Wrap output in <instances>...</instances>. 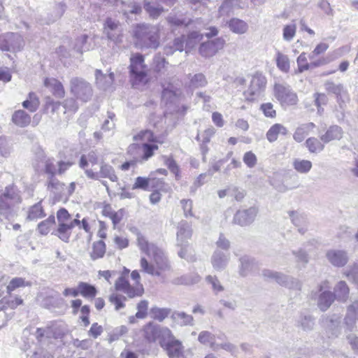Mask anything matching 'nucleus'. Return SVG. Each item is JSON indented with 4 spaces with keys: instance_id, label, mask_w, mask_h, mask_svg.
Segmentation results:
<instances>
[{
    "instance_id": "f257e3e1",
    "label": "nucleus",
    "mask_w": 358,
    "mask_h": 358,
    "mask_svg": "<svg viewBox=\"0 0 358 358\" xmlns=\"http://www.w3.org/2000/svg\"><path fill=\"white\" fill-rule=\"evenodd\" d=\"M136 244L141 253L139 260L141 272L152 276H160L170 268L169 260L163 250L150 242L141 232L136 233Z\"/></svg>"
},
{
    "instance_id": "f03ea898",
    "label": "nucleus",
    "mask_w": 358,
    "mask_h": 358,
    "mask_svg": "<svg viewBox=\"0 0 358 358\" xmlns=\"http://www.w3.org/2000/svg\"><path fill=\"white\" fill-rule=\"evenodd\" d=\"M133 34L136 45L138 47L157 48L159 45V29L157 27L137 24Z\"/></svg>"
},
{
    "instance_id": "7ed1b4c3",
    "label": "nucleus",
    "mask_w": 358,
    "mask_h": 358,
    "mask_svg": "<svg viewBox=\"0 0 358 358\" xmlns=\"http://www.w3.org/2000/svg\"><path fill=\"white\" fill-rule=\"evenodd\" d=\"M79 215H76V217L72 219L69 212L61 208L57 213V219L58 227L52 234L57 236L62 241L67 243L71 235V231L76 226H80Z\"/></svg>"
},
{
    "instance_id": "20e7f679",
    "label": "nucleus",
    "mask_w": 358,
    "mask_h": 358,
    "mask_svg": "<svg viewBox=\"0 0 358 358\" xmlns=\"http://www.w3.org/2000/svg\"><path fill=\"white\" fill-rule=\"evenodd\" d=\"M22 201L21 192L17 186L13 184L7 185L0 194V213L8 216Z\"/></svg>"
},
{
    "instance_id": "39448f33",
    "label": "nucleus",
    "mask_w": 358,
    "mask_h": 358,
    "mask_svg": "<svg viewBox=\"0 0 358 358\" xmlns=\"http://www.w3.org/2000/svg\"><path fill=\"white\" fill-rule=\"evenodd\" d=\"M267 84V80L261 73H255L252 76L248 89L243 92L247 101H255L264 93Z\"/></svg>"
},
{
    "instance_id": "423d86ee",
    "label": "nucleus",
    "mask_w": 358,
    "mask_h": 358,
    "mask_svg": "<svg viewBox=\"0 0 358 358\" xmlns=\"http://www.w3.org/2000/svg\"><path fill=\"white\" fill-rule=\"evenodd\" d=\"M142 331L144 338L149 343H154L159 339L162 344L166 338H171V331L169 328L160 327L152 322L145 325Z\"/></svg>"
},
{
    "instance_id": "0eeeda50",
    "label": "nucleus",
    "mask_w": 358,
    "mask_h": 358,
    "mask_svg": "<svg viewBox=\"0 0 358 358\" xmlns=\"http://www.w3.org/2000/svg\"><path fill=\"white\" fill-rule=\"evenodd\" d=\"M130 71L134 85L147 82V69L144 64V58L140 54L133 55L131 59Z\"/></svg>"
},
{
    "instance_id": "6e6552de",
    "label": "nucleus",
    "mask_w": 358,
    "mask_h": 358,
    "mask_svg": "<svg viewBox=\"0 0 358 358\" xmlns=\"http://www.w3.org/2000/svg\"><path fill=\"white\" fill-rule=\"evenodd\" d=\"M273 92L274 96L282 107L294 106L298 102L296 94L288 85L277 83Z\"/></svg>"
},
{
    "instance_id": "1a4fd4ad",
    "label": "nucleus",
    "mask_w": 358,
    "mask_h": 358,
    "mask_svg": "<svg viewBox=\"0 0 358 358\" xmlns=\"http://www.w3.org/2000/svg\"><path fill=\"white\" fill-rule=\"evenodd\" d=\"M70 91L77 99L87 102L92 95V89L89 83L80 78H73L70 81Z\"/></svg>"
},
{
    "instance_id": "9d476101",
    "label": "nucleus",
    "mask_w": 358,
    "mask_h": 358,
    "mask_svg": "<svg viewBox=\"0 0 358 358\" xmlns=\"http://www.w3.org/2000/svg\"><path fill=\"white\" fill-rule=\"evenodd\" d=\"M262 275L266 280H273L289 289H300L301 282L295 278L287 276L281 273L269 269L262 271Z\"/></svg>"
},
{
    "instance_id": "9b49d317",
    "label": "nucleus",
    "mask_w": 358,
    "mask_h": 358,
    "mask_svg": "<svg viewBox=\"0 0 358 358\" xmlns=\"http://www.w3.org/2000/svg\"><path fill=\"white\" fill-rule=\"evenodd\" d=\"M24 45L23 38L18 34L6 33L0 35V50L2 51H19Z\"/></svg>"
},
{
    "instance_id": "f8f14e48",
    "label": "nucleus",
    "mask_w": 358,
    "mask_h": 358,
    "mask_svg": "<svg viewBox=\"0 0 358 358\" xmlns=\"http://www.w3.org/2000/svg\"><path fill=\"white\" fill-rule=\"evenodd\" d=\"M162 88V99L165 105H175L182 99L181 90L175 82H164Z\"/></svg>"
},
{
    "instance_id": "ddd939ff",
    "label": "nucleus",
    "mask_w": 358,
    "mask_h": 358,
    "mask_svg": "<svg viewBox=\"0 0 358 358\" xmlns=\"http://www.w3.org/2000/svg\"><path fill=\"white\" fill-rule=\"evenodd\" d=\"M152 188H158L161 191L169 192L170 187L165 184V182L161 179H155L154 178V173L150 174L149 178L137 177L135 182L133 185V189H141L143 190H148L149 186Z\"/></svg>"
},
{
    "instance_id": "4468645a",
    "label": "nucleus",
    "mask_w": 358,
    "mask_h": 358,
    "mask_svg": "<svg viewBox=\"0 0 358 358\" xmlns=\"http://www.w3.org/2000/svg\"><path fill=\"white\" fill-rule=\"evenodd\" d=\"M115 288L126 294L129 297L140 296L144 292L142 284L131 285L124 276H120L115 283Z\"/></svg>"
},
{
    "instance_id": "2eb2a0df",
    "label": "nucleus",
    "mask_w": 358,
    "mask_h": 358,
    "mask_svg": "<svg viewBox=\"0 0 358 358\" xmlns=\"http://www.w3.org/2000/svg\"><path fill=\"white\" fill-rule=\"evenodd\" d=\"M330 285L328 281H323L319 285V292H321L317 300L318 307L321 310H327L335 299L334 294L329 291Z\"/></svg>"
},
{
    "instance_id": "dca6fc26",
    "label": "nucleus",
    "mask_w": 358,
    "mask_h": 358,
    "mask_svg": "<svg viewBox=\"0 0 358 358\" xmlns=\"http://www.w3.org/2000/svg\"><path fill=\"white\" fill-rule=\"evenodd\" d=\"M103 31L108 39L116 43L122 41V29L118 21L112 18H107L104 25Z\"/></svg>"
},
{
    "instance_id": "f3484780",
    "label": "nucleus",
    "mask_w": 358,
    "mask_h": 358,
    "mask_svg": "<svg viewBox=\"0 0 358 358\" xmlns=\"http://www.w3.org/2000/svg\"><path fill=\"white\" fill-rule=\"evenodd\" d=\"M161 345L166 348L170 358H185L181 342L176 339L172 334L171 338H166Z\"/></svg>"
},
{
    "instance_id": "a211bd4d",
    "label": "nucleus",
    "mask_w": 358,
    "mask_h": 358,
    "mask_svg": "<svg viewBox=\"0 0 358 358\" xmlns=\"http://www.w3.org/2000/svg\"><path fill=\"white\" fill-rule=\"evenodd\" d=\"M87 176L94 180L106 178L112 182L117 180V177L115 173L113 168L106 164H101L99 171H95V169H87Z\"/></svg>"
},
{
    "instance_id": "6ab92c4d",
    "label": "nucleus",
    "mask_w": 358,
    "mask_h": 358,
    "mask_svg": "<svg viewBox=\"0 0 358 358\" xmlns=\"http://www.w3.org/2000/svg\"><path fill=\"white\" fill-rule=\"evenodd\" d=\"M225 44V41L222 38H217L212 41L203 43L199 48L200 54L205 57L215 55L222 50Z\"/></svg>"
},
{
    "instance_id": "aec40b11",
    "label": "nucleus",
    "mask_w": 358,
    "mask_h": 358,
    "mask_svg": "<svg viewBox=\"0 0 358 358\" xmlns=\"http://www.w3.org/2000/svg\"><path fill=\"white\" fill-rule=\"evenodd\" d=\"M158 149V145L152 143L131 144L128 148V152L133 154L136 150L141 152V159L142 161H147L154 155L155 151Z\"/></svg>"
},
{
    "instance_id": "412c9836",
    "label": "nucleus",
    "mask_w": 358,
    "mask_h": 358,
    "mask_svg": "<svg viewBox=\"0 0 358 358\" xmlns=\"http://www.w3.org/2000/svg\"><path fill=\"white\" fill-rule=\"evenodd\" d=\"M326 257L332 265L337 267L345 266L348 261L347 252L341 250H330L327 251Z\"/></svg>"
},
{
    "instance_id": "4be33fe9",
    "label": "nucleus",
    "mask_w": 358,
    "mask_h": 358,
    "mask_svg": "<svg viewBox=\"0 0 358 358\" xmlns=\"http://www.w3.org/2000/svg\"><path fill=\"white\" fill-rule=\"evenodd\" d=\"M238 273L242 277H246L252 274L257 268V264L254 259L248 256H243L239 259Z\"/></svg>"
},
{
    "instance_id": "5701e85b",
    "label": "nucleus",
    "mask_w": 358,
    "mask_h": 358,
    "mask_svg": "<svg viewBox=\"0 0 358 358\" xmlns=\"http://www.w3.org/2000/svg\"><path fill=\"white\" fill-rule=\"evenodd\" d=\"M257 213V211L255 208L238 210L234 215V222L241 226L249 224L255 220Z\"/></svg>"
},
{
    "instance_id": "b1692460",
    "label": "nucleus",
    "mask_w": 358,
    "mask_h": 358,
    "mask_svg": "<svg viewBox=\"0 0 358 358\" xmlns=\"http://www.w3.org/2000/svg\"><path fill=\"white\" fill-rule=\"evenodd\" d=\"M229 261V256L220 250H215L211 257L210 262L213 268L220 271L224 270Z\"/></svg>"
},
{
    "instance_id": "393cba45",
    "label": "nucleus",
    "mask_w": 358,
    "mask_h": 358,
    "mask_svg": "<svg viewBox=\"0 0 358 358\" xmlns=\"http://www.w3.org/2000/svg\"><path fill=\"white\" fill-rule=\"evenodd\" d=\"M96 38L98 37L96 36L90 37L87 34H82L76 38L74 49L80 53L93 49L94 46L92 45V42H94Z\"/></svg>"
},
{
    "instance_id": "a878e982",
    "label": "nucleus",
    "mask_w": 358,
    "mask_h": 358,
    "mask_svg": "<svg viewBox=\"0 0 358 358\" xmlns=\"http://www.w3.org/2000/svg\"><path fill=\"white\" fill-rule=\"evenodd\" d=\"M44 85L48 88L52 94L57 98H63L65 95V90L62 83L54 78H46L44 80Z\"/></svg>"
},
{
    "instance_id": "bb28decb",
    "label": "nucleus",
    "mask_w": 358,
    "mask_h": 358,
    "mask_svg": "<svg viewBox=\"0 0 358 358\" xmlns=\"http://www.w3.org/2000/svg\"><path fill=\"white\" fill-rule=\"evenodd\" d=\"M134 140L137 142L136 144L141 145L144 143H164V140L160 137L155 136L153 133L149 130L141 131L134 137Z\"/></svg>"
},
{
    "instance_id": "cd10ccee",
    "label": "nucleus",
    "mask_w": 358,
    "mask_h": 358,
    "mask_svg": "<svg viewBox=\"0 0 358 358\" xmlns=\"http://www.w3.org/2000/svg\"><path fill=\"white\" fill-rule=\"evenodd\" d=\"M192 236L190 226L185 222L181 221L178 225L177 243L180 246L187 244V240Z\"/></svg>"
},
{
    "instance_id": "c85d7f7f",
    "label": "nucleus",
    "mask_w": 358,
    "mask_h": 358,
    "mask_svg": "<svg viewBox=\"0 0 358 358\" xmlns=\"http://www.w3.org/2000/svg\"><path fill=\"white\" fill-rule=\"evenodd\" d=\"M275 61L277 68L282 73H288L290 70V60L287 55L279 50H275Z\"/></svg>"
},
{
    "instance_id": "c756f323",
    "label": "nucleus",
    "mask_w": 358,
    "mask_h": 358,
    "mask_svg": "<svg viewBox=\"0 0 358 358\" xmlns=\"http://www.w3.org/2000/svg\"><path fill=\"white\" fill-rule=\"evenodd\" d=\"M345 321L350 329L355 327L356 322L358 321V301H354L348 307Z\"/></svg>"
},
{
    "instance_id": "7c9ffc66",
    "label": "nucleus",
    "mask_w": 358,
    "mask_h": 358,
    "mask_svg": "<svg viewBox=\"0 0 358 358\" xmlns=\"http://www.w3.org/2000/svg\"><path fill=\"white\" fill-rule=\"evenodd\" d=\"M227 24L230 31L236 34H243L248 30L247 22L238 18H231Z\"/></svg>"
},
{
    "instance_id": "2f4dec72",
    "label": "nucleus",
    "mask_w": 358,
    "mask_h": 358,
    "mask_svg": "<svg viewBox=\"0 0 358 358\" xmlns=\"http://www.w3.org/2000/svg\"><path fill=\"white\" fill-rule=\"evenodd\" d=\"M315 127V124L313 122L301 124L296 128L293 135L294 139L297 142H302Z\"/></svg>"
},
{
    "instance_id": "473e14b6",
    "label": "nucleus",
    "mask_w": 358,
    "mask_h": 358,
    "mask_svg": "<svg viewBox=\"0 0 358 358\" xmlns=\"http://www.w3.org/2000/svg\"><path fill=\"white\" fill-rule=\"evenodd\" d=\"M324 87L327 92L334 94L338 101H344L348 98L347 92L344 89L342 84H336L333 82H327L324 84Z\"/></svg>"
},
{
    "instance_id": "72a5a7b5",
    "label": "nucleus",
    "mask_w": 358,
    "mask_h": 358,
    "mask_svg": "<svg viewBox=\"0 0 358 358\" xmlns=\"http://www.w3.org/2000/svg\"><path fill=\"white\" fill-rule=\"evenodd\" d=\"M343 130L338 126L330 127L324 134L320 136V140L324 143H327L331 141L339 140L342 138Z\"/></svg>"
},
{
    "instance_id": "f704fd0d",
    "label": "nucleus",
    "mask_w": 358,
    "mask_h": 358,
    "mask_svg": "<svg viewBox=\"0 0 358 358\" xmlns=\"http://www.w3.org/2000/svg\"><path fill=\"white\" fill-rule=\"evenodd\" d=\"M199 341L205 345H208L213 351H218L219 345L215 342V336L208 331L200 332L198 337Z\"/></svg>"
},
{
    "instance_id": "c9c22d12",
    "label": "nucleus",
    "mask_w": 358,
    "mask_h": 358,
    "mask_svg": "<svg viewBox=\"0 0 358 358\" xmlns=\"http://www.w3.org/2000/svg\"><path fill=\"white\" fill-rule=\"evenodd\" d=\"M287 129L281 124H274L271 127L266 133L267 140L272 143L278 139V134L286 135Z\"/></svg>"
},
{
    "instance_id": "e433bc0d",
    "label": "nucleus",
    "mask_w": 358,
    "mask_h": 358,
    "mask_svg": "<svg viewBox=\"0 0 358 358\" xmlns=\"http://www.w3.org/2000/svg\"><path fill=\"white\" fill-rule=\"evenodd\" d=\"M184 43V36L175 38L173 42L167 43L164 46V53L167 55H173L176 51H183Z\"/></svg>"
},
{
    "instance_id": "4c0bfd02",
    "label": "nucleus",
    "mask_w": 358,
    "mask_h": 358,
    "mask_svg": "<svg viewBox=\"0 0 358 358\" xmlns=\"http://www.w3.org/2000/svg\"><path fill=\"white\" fill-rule=\"evenodd\" d=\"M96 84L101 88H106L111 85L114 80V75L110 73L108 75L103 74L101 71L96 70L95 72Z\"/></svg>"
},
{
    "instance_id": "58836bf2",
    "label": "nucleus",
    "mask_w": 358,
    "mask_h": 358,
    "mask_svg": "<svg viewBox=\"0 0 358 358\" xmlns=\"http://www.w3.org/2000/svg\"><path fill=\"white\" fill-rule=\"evenodd\" d=\"M240 0H225L220 8L221 15H229L235 10L242 8Z\"/></svg>"
},
{
    "instance_id": "ea45409f",
    "label": "nucleus",
    "mask_w": 358,
    "mask_h": 358,
    "mask_svg": "<svg viewBox=\"0 0 358 358\" xmlns=\"http://www.w3.org/2000/svg\"><path fill=\"white\" fill-rule=\"evenodd\" d=\"M98 162V158L94 152H90L87 155H83L80 160V166L85 169L87 174V169H93Z\"/></svg>"
},
{
    "instance_id": "a19ab883",
    "label": "nucleus",
    "mask_w": 358,
    "mask_h": 358,
    "mask_svg": "<svg viewBox=\"0 0 358 358\" xmlns=\"http://www.w3.org/2000/svg\"><path fill=\"white\" fill-rule=\"evenodd\" d=\"M79 294L87 299H94L97 294L96 287L87 282L78 283Z\"/></svg>"
},
{
    "instance_id": "79ce46f5",
    "label": "nucleus",
    "mask_w": 358,
    "mask_h": 358,
    "mask_svg": "<svg viewBox=\"0 0 358 358\" xmlns=\"http://www.w3.org/2000/svg\"><path fill=\"white\" fill-rule=\"evenodd\" d=\"M335 298L341 301H345L348 298L349 288L344 281H340L334 288Z\"/></svg>"
},
{
    "instance_id": "37998d69",
    "label": "nucleus",
    "mask_w": 358,
    "mask_h": 358,
    "mask_svg": "<svg viewBox=\"0 0 358 358\" xmlns=\"http://www.w3.org/2000/svg\"><path fill=\"white\" fill-rule=\"evenodd\" d=\"M171 317L175 322L181 326L193 325V317L184 312H174L172 314Z\"/></svg>"
},
{
    "instance_id": "c03bdc74",
    "label": "nucleus",
    "mask_w": 358,
    "mask_h": 358,
    "mask_svg": "<svg viewBox=\"0 0 358 358\" xmlns=\"http://www.w3.org/2000/svg\"><path fill=\"white\" fill-rule=\"evenodd\" d=\"M31 283L25 280L23 278L15 277L10 280L6 287L7 292L10 294L17 288L31 286Z\"/></svg>"
},
{
    "instance_id": "a18cd8bd",
    "label": "nucleus",
    "mask_w": 358,
    "mask_h": 358,
    "mask_svg": "<svg viewBox=\"0 0 358 358\" xmlns=\"http://www.w3.org/2000/svg\"><path fill=\"white\" fill-rule=\"evenodd\" d=\"M294 169L300 173H307L312 168V162L309 160L295 159L292 163Z\"/></svg>"
},
{
    "instance_id": "49530a36",
    "label": "nucleus",
    "mask_w": 358,
    "mask_h": 358,
    "mask_svg": "<svg viewBox=\"0 0 358 358\" xmlns=\"http://www.w3.org/2000/svg\"><path fill=\"white\" fill-rule=\"evenodd\" d=\"M13 121L20 127H26L30 123L31 117L24 110H20L13 114Z\"/></svg>"
},
{
    "instance_id": "de8ad7c7",
    "label": "nucleus",
    "mask_w": 358,
    "mask_h": 358,
    "mask_svg": "<svg viewBox=\"0 0 358 358\" xmlns=\"http://www.w3.org/2000/svg\"><path fill=\"white\" fill-rule=\"evenodd\" d=\"M45 213L40 203L32 206L28 211L27 220H35L45 217Z\"/></svg>"
},
{
    "instance_id": "09e8293b",
    "label": "nucleus",
    "mask_w": 358,
    "mask_h": 358,
    "mask_svg": "<svg viewBox=\"0 0 358 358\" xmlns=\"http://www.w3.org/2000/svg\"><path fill=\"white\" fill-rule=\"evenodd\" d=\"M106 252V245L103 241L93 243L92 250L90 253L92 259H97L103 257Z\"/></svg>"
},
{
    "instance_id": "8fccbe9b",
    "label": "nucleus",
    "mask_w": 358,
    "mask_h": 358,
    "mask_svg": "<svg viewBox=\"0 0 358 358\" xmlns=\"http://www.w3.org/2000/svg\"><path fill=\"white\" fill-rule=\"evenodd\" d=\"M55 224V216L50 215L48 219L38 224V231L42 235H47Z\"/></svg>"
},
{
    "instance_id": "3c124183",
    "label": "nucleus",
    "mask_w": 358,
    "mask_h": 358,
    "mask_svg": "<svg viewBox=\"0 0 358 358\" xmlns=\"http://www.w3.org/2000/svg\"><path fill=\"white\" fill-rule=\"evenodd\" d=\"M306 145L310 152H320L324 149V144L317 138L310 137L306 141Z\"/></svg>"
},
{
    "instance_id": "603ef678",
    "label": "nucleus",
    "mask_w": 358,
    "mask_h": 358,
    "mask_svg": "<svg viewBox=\"0 0 358 358\" xmlns=\"http://www.w3.org/2000/svg\"><path fill=\"white\" fill-rule=\"evenodd\" d=\"M201 280L198 274L187 275L178 278L174 282L178 285H191L199 282Z\"/></svg>"
},
{
    "instance_id": "864d4df0",
    "label": "nucleus",
    "mask_w": 358,
    "mask_h": 358,
    "mask_svg": "<svg viewBox=\"0 0 358 358\" xmlns=\"http://www.w3.org/2000/svg\"><path fill=\"white\" fill-rule=\"evenodd\" d=\"M22 106L31 112H34L39 106V100L34 93H29V99L23 101Z\"/></svg>"
},
{
    "instance_id": "5fc2aeb1",
    "label": "nucleus",
    "mask_w": 358,
    "mask_h": 358,
    "mask_svg": "<svg viewBox=\"0 0 358 358\" xmlns=\"http://www.w3.org/2000/svg\"><path fill=\"white\" fill-rule=\"evenodd\" d=\"M150 314L152 318L161 322L168 317L170 314V310L155 307L150 309Z\"/></svg>"
},
{
    "instance_id": "6e6d98bb",
    "label": "nucleus",
    "mask_w": 358,
    "mask_h": 358,
    "mask_svg": "<svg viewBox=\"0 0 358 358\" xmlns=\"http://www.w3.org/2000/svg\"><path fill=\"white\" fill-rule=\"evenodd\" d=\"M296 33V25L294 23L286 24L282 29V38L285 41L293 40Z\"/></svg>"
},
{
    "instance_id": "4d7b16f0",
    "label": "nucleus",
    "mask_w": 358,
    "mask_h": 358,
    "mask_svg": "<svg viewBox=\"0 0 358 358\" xmlns=\"http://www.w3.org/2000/svg\"><path fill=\"white\" fill-rule=\"evenodd\" d=\"M180 247L181 249L178 252V255L181 258L185 259L189 262L195 261L196 258L194 251L192 247L189 246L187 244H184Z\"/></svg>"
},
{
    "instance_id": "13d9d810",
    "label": "nucleus",
    "mask_w": 358,
    "mask_h": 358,
    "mask_svg": "<svg viewBox=\"0 0 358 358\" xmlns=\"http://www.w3.org/2000/svg\"><path fill=\"white\" fill-rule=\"evenodd\" d=\"M43 163L44 164L45 173L50 175V177H54L57 171V164H55V159L53 158L45 157Z\"/></svg>"
},
{
    "instance_id": "bf43d9fd",
    "label": "nucleus",
    "mask_w": 358,
    "mask_h": 358,
    "mask_svg": "<svg viewBox=\"0 0 358 358\" xmlns=\"http://www.w3.org/2000/svg\"><path fill=\"white\" fill-rule=\"evenodd\" d=\"M203 38V35L196 31L192 32L186 40V53H187L191 48L199 43Z\"/></svg>"
},
{
    "instance_id": "052dcab7",
    "label": "nucleus",
    "mask_w": 358,
    "mask_h": 358,
    "mask_svg": "<svg viewBox=\"0 0 358 358\" xmlns=\"http://www.w3.org/2000/svg\"><path fill=\"white\" fill-rule=\"evenodd\" d=\"M296 63L299 73H302L308 70L310 68H312V62L310 64L308 62V59L305 52H302L299 55L296 59Z\"/></svg>"
},
{
    "instance_id": "680f3d73",
    "label": "nucleus",
    "mask_w": 358,
    "mask_h": 358,
    "mask_svg": "<svg viewBox=\"0 0 358 358\" xmlns=\"http://www.w3.org/2000/svg\"><path fill=\"white\" fill-rule=\"evenodd\" d=\"M109 301L115 306V310H119L125 306L126 297L117 293H113L110 296Z\"/></svg>"
},
{
    "instance_id": "e2e57ef3",
    "label": "nucleus",
    "mask_w": 358,
    "mask_h": 358,
    "mask_svg": "<svg viewBox=\"0 0 358 358\" xmlns=\"http://www.w3.org/2000/svg\"><path fill=\"white\" fill-rule=\"evenodd\" d=\"M214 134L215 129L210 127L206 129L203 134L197 136L198 139H200V138H201V141L203 142L201 149L203 150V154H205L207 152V149L204 144L208 143L210 141V138L214 135Z\"/></svg>"
},
{
    "instance_id": "0e129e2a",
    "label": "nucleus",
    "mask_w": 358,
    "mask_h": 358,
    "mask_svg": "<svg viewBox=\"0 0 358 358\" xmlns=\"http://www.w3.org/2000/svg\"><path fill=\"white\" fill-rule=\"evenodd\" d=\"M206 281L208 284L211 285L213 291L217 294L224 290V287L222 285L220 281L216 276L208 275L206 278Z\"/></svg>"
},
{
    "instance_id": "69168bd1",
    "label": "nucleus",
    "mask_w": 358,
    "mask_h": 358,
    "mask_svg": "<svg viewBox=\"0 0 358 358\" xmlns=\"http://www.w3.org/2000/svg\"><path fill=\"white\" fill-rule=\"evenodd\" d=\"M348 280H352L358 286V264L349 266L344 272Z\"/></svg>"
},
{
    "instance_id": "338daca9",
    "label": "nucleus",
    "mask_w": 358,
    "mask_h": 358,
    "mask_svg": "<svg viewBox=\"0 0 358 358\" xmlns=\"http://www.w3.org/2000/svg\"><path fill=\"white\" fill-rule=\"evenodd\" d=\"M207 81L205 76L201 73L195 74L190 80L189 87L197 88L203 87L206 85Z\"/></svg>"
},
{
    "instance_id": "774afa93",
    "label": "nucleus",
    "mask_w": 358,
    "mask_h": 358,
    "mask_svg": "<svg viewBox=\"0 0 358 358\" xmlns=\"http://www.w3.org/2000/svg\"><path fill=\"white\" fill-rule=\"evenodd\" d=\"M164 164L169 169V170L176 176L177 179L180 178V171L176 162L169 157H163Z\"/></svg>"
}]
</instances>
